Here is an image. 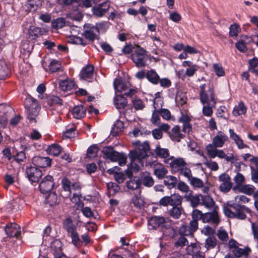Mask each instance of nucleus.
Instances as JSON below:
<instances>
[{
    "mask_svg": "<svg viewBox=\"0 0 258 258\" xmlns=\"http://www.w3.org/2000/svg\"><path fill=\"white\" fill-rule=\"evenodd\" d=\"M10 111H12V109L10 106L0 105V129L4 128L6 126Z\"/></svg>",
    "mask_w": 258,
    "mask_h": 258,
    "instance_id": "4468645a",
    "label": "nucleus"
},
{
    "mask_svg": "<svg viewBox=\"0 0 258 258\" xmlns=\"http://www.w3.org/2000/svg\"><path fill=\"white\" fill-rule=\"evenodd\" d=\"M135 149L130 151L128 156L131 159L130 172L126 170V174L128 176L132 175V172H136L139 171L143 167L144 159L148 155V152L150 149L149 143L147 141L141 143L140 141H136L134 143Z\"/></svg>",
    "mask_w": 258,
    "mask_h": 258,
    "instance_id": "f257e3e1",
    "label": "nucleus"
},
{
    "mask_svg": "<svg viewBox=\"0 0 258 258\" xmlns=\"http://www.w3.org/2000/svg\"><path fill=\"white\" fill-rule=\"evenodd\" d=\"M251 230L254 240L257 243L256 247L258 249V223H251Z\"/></svg>",
    "mask_w": 258,
    "mask_h": 258,
    "instance_id": "13d9d810",
    "label": "nucleus"
},
{
    "mask_svg": "<svg viewBox=\"0 0 258 258\" xmlns=\"http://www.w3.org/2000/svg\"><path fill=\"white\" fill-rule=\"evenodd\" d=\"M47 102L50 106L53 105H61L62 104L61 100L58 97L54 95L48 98Z\"/></svg>",
    "mask_w": 258,
    "mask_h": 258,
    "instance_id": "5fc2aeb1",
    "label": "nucleus"
},
{
    "mask_svg": "<svg viewBox=\"0 0 258 258\" xmlns=\"http://www.w3.org/2000/svg\"><path fill=\"white\" fill-rule=\"evenodd\" d=\"M201 194H194L192 190L189 191L187 194H184L183 198L185 201L189 202L192 208L198 207L201 203Z\"/></svg>",
    "mask_w": 258,
    "mask_h": 258,
    "instance_id": "f8f14e48",
    "label": "nucleus"
},
{
    "mask_svg": "<svg viewBox=\"0 0 258 258\" xmlns=\"http://www.w3.org/2000/svg\"><path fill=\"white\" fill-rule=\"evenodd\" d=\"M42 5L40 0H28L26 4L27 10L30 12H34L39 9Z\"/></svg>",
    "mask_w": 258,
    "mask_h": 258,
    "instance_id": "bb28decb",
    "label": "nucleus"
},
{
    "mask_svg": "<svg viewBox=\"0 0 258 258\" xmlns=\"http://www.w3.org/2000/svg\"><path fill=\"white\" fill-rule=\"evenodd\" d=\"M177 182V178L173 176L169 175L165 177L164 180V184L171 188L175 187Z\"/></svg>",
    "mask_w": 258,
    "mask_h": 258,
    "instance_id": "37998d69",
    "label": "nucleus"
},
{
    "mask_svg": "<svg viewBox=\"0 0 258 258\" xmlns=\"http://www.w3.org/2000/svg\"><path fill=\"white\" fill-rule=\"evenodd\" d=\"M216 102L211 100L208 104H205L203 107V113L207 116H210L213 114V108L215 107Z\"/></svg>",
    "mask_w": 258,
    "mask_h": 258,
    "instance_id": "7c9ffc66",
    "label": "nucleus"
},
{
    "mask_svg": "<svg viewBox=\"0 0 258 258\" xmlns=\"http://www.w3.org/2000/svg\"><path fill=\"white\" fill-rule=\"evenodd\" d=\"M175 101L177 105L182 106L186 102V97L183 94H179L176 95Z\"/></svg>",
    "mask_w": 258,
    "mask_h": 258,
    "instance_id": "0e129e2a",
    "label": "nucleus"
},
{
    "mask_svg": "<svg viewBox=\"0 0 258 258\" xmlns=\"http://www.w3.org/2000/svg\"><path fill=\"white\" fill-rule=\"evenodd\" d=\"M104 158L110 159L111 161H116L118 157V152L114 150L111 147H105L102 150Z\"/></svg>",
    "mask_w": 258,
    "mask_h": 258,
    "instance_id": "412c9836",
    "label": "nucleus"
},
{
    "mask_svg": "<svg viewBox=\"0 0 258 258\" xmlns=\"http://www.w3.org/2000/svg\"><path fill=\"white\" fill-rule=\"evenodd\" d=\"M239 191L242 193L251 195L254 194L255 187L250 184L242 185L239 186Z\"/></svg>",
    "mask_w": 258,
    "mask_h": 258,
    "instance_id": "a19ab883",
    "label": "nucleus"
},
{
    "mask_svg": "<svg viewBox=\"0 0 258 258\" xmlns=\"http://www.w3.org/2000/svg\"><path fill=\"white\" fill-rule=\"evenodd\" d=\"M5 232L9 237H18L21 233L20 227L16 223H10L5 227Z\"/></svg>",
    "mask_w": 258,
    "mask_h": 258,
    "instance_id": "6ab92c4d",
    "label": "nucleus"
},
{
    "mask_svg": "<svg viewBox=\"0 0 258 258\" xmlns=\"http://www.w3.org/2000/svg\"><path fill=\"white\" fill-rule=\"evenodd\" d=\"M228 141V136L222 131H218L212 139V143L208 145L221 148L225 143Z\"/></svg>",
    "mask_w": 258,
    "mask_h": 258,
    "instance_id": "9d476101",
    "label": "nucleus"
},
{
    "mask_svg": "<svg viewBox=\"0 0 258 258\" xmlns=\"http://www.w3.org/2000/svg\"><path fill=\"white\" fill-rule=\"evenodd\" d=\"M171 140L179 142L182 138V135L180 133V127L178 125L174 126L171 130V132L169 133Z\"/></svg>",
    "mask_w": 258,
    "mask_h": 258,
    "instance_id": "c756f323",
    "label": "nucleus"
},
{
    "mask_svg": "<svg viewBox=\"0 0 258 258\" xmlns=\"http://www.w3.org/2000/svg\"><path fill=\"white\" fill-rule=\"evenodd\" d=\"M143 184L147 187H151L153 185L154 181L150 174L148 172L143 173L141 176Z\"/></svg>",
    "mask_w": 258,
    "mask_h": 258,
    "instance_id": "473e14b6",
    "label": "nucleus"
},
{
    "mask_svg": "<svg viewBox=\"0 0 258 258\" xmlns=\"http://www.w3.org/2000/svg\"><path fill=\"white\" fill-rule=\"evenodd\" d=\"M148 57L147 51L139 46H137L136 50L132 55L133 61L138 67H145L147 64L146 62Z\"/></svg>",
    "mask_w": 258,
    "mask_h": 258,
    "instance_id": "7ed1b4c3",
    "label": "nucleus"
},
{
    "mask_svg": "<svg viewBox=\"0 0 258 258\" xmlns=\"http://www.w3.org/2000/svg\"><path fill=\"white\" fill-rule=\"evenodd\" d=\"M94 67L92 65H88L84 67L80 73V77L84 80L91 79L93 75Z\"/></svg>",
    "mask_w": 258,
    "mask_h": 258,
    "instance_id": "b1692460",
    "label": "nucleus"
},
{
    "mask_svg": "<svg viewBox=\"0 0 258 258\" xmlns=\"http://www.w3.org/2000/svg\"><path fill=\"white\" fill-rule=\"evenodd\" d=\"M147 79L152 83L157 84L159 81V76L154 70L149 71L146 75Z\"/></svg>",
    "mask_w": 258,
    "mask_h": 258,
    "instance_id": "f704fd0d",
    "label": "nucleus"
},
{
    "mask_svg": "<svg viewBox=\"0 0 258 258\" xmlns=\"http://www.w3.org/2000/svg\"><path fill=\"white\" fill-rule=\"evenodd\" d=\"M182 197L178 194H172L170 196L163 197L159 201L160 205L166 207L168 205L174 206H180L181 205Z\"/></svg>",
    "mask_w": 258,
    "mask_h": 258,
    "instance_id": "39448f33",
    "label": "nucleus"
},
{
    "mask_svg": "<svg viewBox=\"0 0 258 258\" xmlns=\"http://www.w3.org/2000/svg\"><path fill=\"white\" fill-rule=\"evenodd\" d=\"M213 70L216 75L218 77H223L225 76V71L221 64L219 63H214L213 64Z\"/></svg>",
    "mask_w": 258,
    "mask_h": 258,
    "instance_id": "49530a36",
    "label": "nucleus"
},
{
    "mask_svg": "<svg viewBox=\"0 0 258 258\" xmlns=\"http://www.w3.org/2000/svg\"><path fill=\"white\" fill-rule=\"evenodd\" d=\"M179 173L186 177L187 180L192 176L190 169L187 167L186 163L178 171Z\"/></svg>",
    "mask_w": 258,
    "mask_h": 258,
    "instance_id": "09e8293b",
    "label": "nucleus"
},
{
    "mask_svg": "<svg viewBox=\"0 0 258 258\" xmlns=\"http://www.w3.org/2000/svg\"><path fill=\"white\" fill-rule=\"evenodd\" d=\"M46 201L51 206L56 205L59 202V199L54 192L50 193L46 198Z\"/></svg>",
    "mask_w": 258,
    "mask_h": 258,
    "instance_id": "ea45409f",
    "label": "nucleus"
},
{
    "mask_svg": "<svg viewBox=\"0 0 258 258\" xmlns=\"http://www.w3.org/2000/svg\"><path fill=\"white\" fill-rule=\"evenodd\" d=\"M32 161L36 167L46 168L51 165V159L48 157L35 156Z\"/></svg>",
    "mask_w": 258,
    "mask_h": 258,
    "instance_id": "dca6fc26",
    "label": "nucleus"
},
{
    "mask_svg": "<svg viewBox=\"0 0 258 258\" xmlns=\"http://www.w3.org/2000/svg\"><path fill=\"white\" fill-rule=\"evenodd\" d=\"M39 107H35L34 108H32L31 109L29 110L28 111V118L30 121H34V122L36 121L35 118L38 115L39 113Z\"/></svg>",
    "mask_w": 258,
    "mask_h": 258,
    "instance_id": "a18cd8bd",
    "label": "nucleus"
},
{
    "mask_svg": "<svg viewBox=\"0 0 258 258\" xmlns=\"http://www.w3.org/2000/svg\"><path fill=\"white\" fill-rule=\"evenodd\" d=\"M72 112L75 118L76 119H81L85 116L86 109L83 105H77L73 108Z\"/></svg>",
    "mask_w": 258,
    "mask_h": 258,
    "instance_id": "a878e982",
    "label": "nucleus"
},
{
    "mask_svg": "<svg viewBox=\"0 0 258 258\" xmlns=\"http://www.w3.org/2000/svg\"><path fill=\"white\" fill-rule=\"evenodd\" d=\"M217 244V240L214 237H209L205 242V247L207 249H212L214 248Z\"/></svg>",
    "mask_w": 258,
    "mask_h": 258,
    "instance_id": "3c124183",
    "label": "nucleus"
},
{
    "mask_svg": "<svg viewBox=\"0 0 258 258\" xmlns=\"http://www.w3.org/2000/svg\"><path fill=\"white\" fill-rule=\"evenodd\" d=\"M62 188L63 190L67 192V194L66 195L67 197H70L71 194V182L68 179L64 178L62 180Z\"/></svg>",
    "mask_w": 258,
    "mask_h": 258,
    "instance_id": "de8ad7c7",
    "label": "nucleus"
},
{
    "mask_svg": "<svg viewBox=\"0 0 258 258\" xmlns=\"http://www.w3.org/2000/svg\"><path fill=\"white\" fill-rule=\"evenodd\" d=\"M154 153L157 157L164 159V163L168 164L170 161V156L168 149L161 148L159 145H157L154 149Z\"/></svg>",
    "mask_w": 258,
    "mask_h": 258,
    "instance_id": "a211bd4d",
    "label": "nucleus"
},
{
    "mask_svg": "<svg viewBox=\"0 0 258 258\" xmlns=\"http://www.w3.org/2000/svg\"><path fill=\"white\" fill-rule=\"evenodd\" d=\"M188 244L187 239L183 236H180L178 238L177 240L175 242V246L176 247H182Z\"/></svg>",
    "mask_w": 258,
    "mask_h": 258,
    "instance_id": "774afa93",
    "label": "nucleus"
},
{
    "mask_svg": "<svg viewBox=\"0 0 258 258\" xmlns=\"http://www.w3.org/2000/svg\"><path fill=\"white\" fill-rule=\"evenodd\" d=\"M124 127V124L122 121L120 120H116L113 125V127L111 130V134L116 136L119 134V133L123 131Z\"/></svg>",
    "mask_w": 258,
    "mask_h": 258,
    "instance_id": "e433bc0d",
    "label": "nucleus"
},
{
    "mask_svg": "<svg viewBox=\"0 0 258 258\" xmlns=\"http://www.w3.org/2000/svg\"><path fill=\"white\" fill-rule=\"evenodd\" d=\"M219 180L221 182L219 189L223 192H227L232 188V182L230 176L226 173H223L219 176Z\"/></svg>",
    "mask_w": 258,
    "mask_h": 258,
    "instance_id": "0eeeda50",
    "label": "nucleus"
},
{
    "mask_svg": "<svg viewBox=\"0 0 258 258\" xmlns=\"http://www.w3.org/2000/svg\"><path fill=\"white\" fill-rule=\"evenodd\" d=\"M113 86L116 91L121 92L128 90L130 84L128 82L123 81L120 79H116L114 81Z\"/></svg>",
    "mask_w": 258,
    "mask_h": 258,
    "instance_id": "4be33fe9",
    "label": "nucleus"
},
{
    "mask_svg": "<svg viewBox=\"0 0 258 258\" xmlns=\"http://www.w3.org/2000/svg\"><path fill=\"white\" fill-rule=\"evenodd\" d=\"M177 188L178 190H179L182 192L184 193V194H187V193L189 192V191H191L188 185L183 181H180L177 186Z\"/></svg>",
    "mask_w": 258,
    "mask_h": 258,
    "instance_id": "6e6d98bb",
    "label": "nucleus"
},
{
    "mask_svg": "<svg viewBox=\"0 0 258 258\" xmlns=\"http://www.w3.org/2000/svg\"><path fill=\"white\" fill-rule=\"evenodd\" d=\"M141 185L140 180L136 177L130 179L127 182L126 185L128 188L134 190L138 188Z\"/></svg>",
    "mask_w": 258,
    "mask_h": 258,
    "instance_id": "79ce46f5",
    "label": "nucleus"
},
{
    "mask_svg": "<svg viewBox=\"0 0 258 258\" xmlns=\"http://www.w3.org/2000/svg\"><path fill=\"white\" fill-rule=\"evenodd\" d=\"M189 184L195 188H200L203 184V181L201 179L193 177L192 176L188 179Z\"/></svg>",
    "mask_w": 258,
    "mask_h": 258,
    "instance_id": "c03bdc74",
    "label": "nucleus"
},
{
    "mask_svg": "<svg viewBox=\"0 0 258 258\" xmlns=\"http://www.w3.org/2000/svg\"><path fill=\"white\" fill-rule=\"evenodd\" d=\"M61 151V147L56 144H53L46 149L47 153L51 155L58 156Z\"/></svg>",
    "mask_w": 258,
    "mask_h": 258,
    "instance_id": "72a5a7b5",
    "label": "nucleus"
},
{
    "mask_svg": "<svg viewBox=\"0 0 258 258\" xmlns=\"http://www.w3.org/2000/svg\"><path fill=\"white\" fill-rule=\"evenodd\" d=\"M54 185L53 178L52 176L47 175L39 184V188L41 192L46 194L50 191Z\"/></svg>",
    "mask_w": 258,
    "mask_h": 258,
    "instance_id": "1a4fd4ad",
    "label": "nucleus"
},
{
    "mask_svg": "<svg viewBox=\"0 0 258 258\" xmlns=\"http://www.w3.org/2000/svg\"><path fill=\"white\" fill-rule=\"evenodd\" d=\"M63 228L69 233H72L76 231V226L73 224L71 218H67L63 222Z\"/></svg>",
    "mask_w": 258,
    "mask_h": 258,
    "instance_id": "4c0bfd02",
    "label": "nucleus"
},
{
    "mask_svg": "<svg viewBox=\"0 0 258 258\" xmlns=\"http://www.w3.org/2000/svg\"><path fill=\"white\" fill-rule=\"evenodd\" d=\"M240 31L239 26L236 24L231 25L229 27V34L232 37H236Z\"/></svg>",
    "mask_w": 258,
    "mask_h": 258,
    "instance_id": "603ef678",
    "label": "nucleus"
},
{
    "mask_svg": "<svg viewBox=\"0 0 258 258\" xmlns=\"http://www.w3.org/2000/svg\"><path fill=\"white\" fill-rule=\"evenodd\" d=\"M98 149L96 145L90 146L87 150V156L88 158H93L97 156Z\"/></svg>",
    "mask_w": 258,
    "mask_h": 258,
    "instance_id": "864d4df0",
    "label": "nucleus"
},
{
    "mask_svg": "<svg viewBox=\"0 0 258 258\" xmlns=\"http://www.w3.org/2000/svg\"><path fill=\"white\" fill-rule=\"evenodd\" d=\"M160 120L159 112L158 110H155L152 113L151 122L154 125H158L160 124Z\"/></svg>",
    "mask_w": 258,
    "mask_h": 258,
    "instance_id": "69168bd1",
    "label": "nucleus"
},
{
    "mask_svg": "<svg viewBox=\"0 0 258 258\" xmlns=\"http://www.w3.org/2000/svg\"><path fill=\"white\" fill-rule=\"evenodd\" d=\"M61 68L60 63L56 60H53L50 62L49 65V70L51 72H56Z\"/></svg>",
    "mask_w": 258,
    "mask_h": 258,
    "instance_id": "4d7b16f0",
    "label": "nucleus"
},
{
    "mask_svg": "<svg viewBox=\"0 0 258 258\" xmlns=\"http://www.w3.org/2000/svg\"><path fill=\"white\" fill-rule=\"evenodd\" d=\"M61 242L58 239H55L51 244V248L54 251L57 252L61 250Z\"/></svg>",
    "mask_w": 258,
    "mask_h": 258,
    "instance_id": "680f3d73",
    "label": "nucleus"
},
{
    "mask_svg": "<svg viewBox=\"0 0 258 258\" xmlns=\"http://www.w3.org/2000/svg\"><path fill=\"white\" fill-rule=\"evenodd\" d=\"M59 86L60 89L64 91L71 90L74 88L75 83L73 81L71 80H63L59 82Z\"/></svg>",
    "mask_w": 258,
    "mask_h": 258,
    "instance_id": "c9c22d12",
    "label": "nucleus"
},
{
    "mask_svg": "<svg viewBox=\"0 0 258 258\" xmlns=\"http://www.w3.org/2000/svg\"><path fill=\"white\" fill-rule=\"evenodd\" d=\"M204 164L210 169L214 171H217L219 169L218 163L211 160H206V161L204 162Z\"/></svg>",
    "mask_w": 258,
    "mask_h": 258,
    "instance_id": "bf43d9fd",
    "label": "nucleus"
},
{
    "mask_svg": "<svg viewBox=\"0 0 258 258\" xmlns=\"http://www.w3.org/2000/svg\"><path fill=\"white\" fill-rule=\"evenodd\" d=\"M220 222V219L217 209L213 210L212 212L205 213L204 215L203 222L209 223L215 226H217Z\"/></svg>",
    "mask_w": 258,
    "mask_h": 258,
    "instance_id": "9b49d317",
    "label": "nucleus"
},
{
    "mask_svg": "<svg viewBox=\"0 0 258 258\" xmlns=\"http://www.w3.org/2000/svg\"><path fill=\"white\" fill-rule=\"evenodd\" d=\"M166 220L164 217L159 216H153L148 220L149 229H156L161 227H166Z\"/></svg>",
    "mask_w": 258,
    "mask_h": 258,
    "instance_id": "2eb2a0df",
    "label": "nucleus"
},
{
    "mask_svg": "<svg viewBox=\"0 0 258 258\" xmlns=\"http://www.w3.org/2000/svg\"><path fill=\"white\" fill-rule=\"evenodd\" d=\"M102 24H97L96 26H90L85 31L84 34L85 37L90 40L93 41L95 39H98L99 29L101 28Z\"/></svg>",
    "mask_w": 258,
    "mask_h": 258,
    "instance_id": "423d86ee",
    "label": "nucleus"
},
{
    "mask_svg": "<svg viewBox=\"0 0 258 258\" xmlns=\"http://www.w3.org/2000/svg\"><path fill=\"white\" fill-rule=\"evenodd\" d=\"M109 9V4L107 2H104L93 7L92 12L96 17H101L108 11Z\"/></svg>",
    "mask_w": 258,
    "mask_h": 258,
    "instance_id": "f3484780",
    "label": "nucleus"
},
{
    "mask_svg": "<svg viewBox=\"0 0 258 258\" xmlns=\"http://www.w3.org/2000/svg\"><path fill=\"white\" fill-rule=\"evenodd\" d=\"M40 29L34 26H31L29 29V34L32 37H38L40 34Z\"/></svg>",
    "mask_w": 258,
    "mask_h": 258,
    "instance_id": "338daca9",
    "label": "nucleus"
},
{
    "mask_svg": "<svg viewBox=\"0 0 258 258\" xmlns=\"http://www.w3.org/2000/svg\"><path fill=\"white\" fill-rule=\"evenodd\" d=\"M247 110V108L244 103L242 101L239 102L237 105H236L233 110L232 114L235 116H237L244 114Z\"/></svg>",
    "mask_w": 258,
    "mask_h": 258,
    "instance_id": "393cba45",
    "label": "nucleus"
},
{
    "mask_svg": "<svg viewBox=\"0 0 258 258\" xmlns=\"http://www.w3.org/2000/svg\"><path fill=\"white\" fill-rule=\"evenodd\" d=\"M183 211L184 210L181 205L172 207L169 211V214L173 218L179 219Z\"/></svg>",
    "mask_w": 258,
    "mask_h": 258,
    "instance_id": "c85d7f7f",
    "label": "nucleus"
},
{
    "mask_svg": "<svg viewBox=\"0 0 258 258\" xmlns=\"http://www.w3.org/2000/svg\"><path fill=\"white\" fill-rule=\"evenodd\" d=\"M218 148L211 145L206 146V150L208 156L211 158H215L217 157L220 159H224L227 162L234 159L233 155L227 156L223 150L218 149Z\"/></svg>",
    "mask_w": 258,
    "mask_h": 258,
    "instance_id": "20e7f679",
    "label": "nucleus"
},
{
    "mask_svg": "<svg viewBox=\"0 0 258 258\" xmlns=\"http://www.w3.org/2000/svg\"><path fill=\"white\" fill-rule=\"evenodd\" d=\"M202 200V205L208 209L211 210L217 209L218 207L216 206L215 203L212 197L209 195L203 196L202 195L201 200Z\"/></svg>",
    "mask_w": 258,
    "mask_h": 258,
    "instance_id": "5701e85b",
    "label": "nucleus"
},
{
    "mask_svg": "<svg viewBox=\"0 0 258 258\" xmlns=\"http://www.w3.org/2000/svg\"><path fill=\"white\" fill-rule=\"evenodd\" d=\"M186 162L181 158H175L173 156L170 157L169 164L172 170L174 172L178 171L185 164Z\"/></svg>",
    "mask_w": 258,
    "mask_h": 258,
    "instance_id": "aec40b11",
    "label": "nucleus"
},
{
    "mask_svg": "<svg viewBox=\"0 0 258 258\" xmlns=\"http://www.w3.org/2000/svg\"><path fill=\"white\" fill-rule=\"evenodd\" d=\"M167 172V170L162 164H157L155 165L154 174L159 179L163 178Z\"/></svg>",
    "mask_w": 258,
    "mask_h": 258,
    "instance_id": "cd10ccee",
    "label": "nucleus"
},
{
    "mask_svg": "<svg viewBox=\"0 0 258 258\" xmlns=\"http://www.w3.org/2000/svg\"><path fill=\"white\" fill-rule=\"evenodd\" d=\"M7 66L6 62L0 59V79H5L7 76Z\"/></svg>",
    "mask_w": 258,
    "mask_h": 258,
    "instance_id": "052dcab7",
    "label": "nucleus"
},
{
    "mask_svg": "<svg viewBox=\"0 0 258 258\" xmlns=\"http://www.w3.org/2000/svg\"><path fill=\"white\" fill-rule=\"evenodd\" d=\"M114 103L117 109L123 108L127 104V100L122 95H116L114 99Z\"/></svg>",
    "mask_w": 258,
    "mask_h": 258,
    "instance_id": "2f4dec72",
    "label": "nucleus"
},
{
    "mask_svg": "<svg viewBox=\"0 0 258 258\" xmlns=\"http://www.w3.org/2000/svg\"><path fill=\"white\" fill-rule=\"evenodd\" d=\"M206 84H203L200 86V97L201 103L203 104H208V103L212 100L214 102L216 100L213 95V91L212 89H209L208 92H205Z\"/></svg>",
    "mask_w": 258,
    "mask_h": 258,
    "instance_id": "6e6552de",
    "label": "nucleus"
},
{
    "mask_svg": "<svg viewBox=\"0 0 258 258\" xmlns=\"http://www.w3.org/2000/svg\"><path fill=\"white\" fill-rule=\"evenodd\" d=\"M52 27L55 29L61 28L65 25V20L62 18L54 20L51 23Z\"/></svg>",
    "mask_w": 258,
    "mask_h": 258,
    "instance_id": "8fccbe9b",
    "label": "nucleus"
},
{
    "mask_svg": "<svg viewBox=\"0 0 258 258\" xmlns=\"http://www.w3.org/2000/svg\"><path fill=\"white\" fill-rule=\"evenodd\" d=\"M187 253L192 256L198 255V253L200 251V246L198 244L191 243L187 245L186 247Z\"/></svg>",
    "mask_w": 258,
    "mask_h": 258,
    "instance_id": "58836bf2",
    "label": "nucleus"
},
{
    "mask_svg": "<svg viewBox=\"0 0 258 258\" xmlns=\"http://www.w3.org/2000/svg\"><path fill=\"white\" fill-rule=\"evenodd\" d=\"M223 211L225 215L229 218L244 220L246 217L245 212H248V209L244 206L234 205L229 207H224Z\"/></svg>",
    "mask_w": 258,
    "mask_h": 258,
    "instance_id": "f03ea898",
    "label": "nucleus"
},
{
    "mask_svg": "<svg viewBox=\"0 0 258 258\" xmlns=\"http://www.w3.org/2000/svg\"><path fill=\"white\" fill-rule=\"evenodd\" d=\"M26 172L28 178L32 182H37L42 175L41 171L35 166L27 168Z\"/></svg>",
    "mask_w": 258,
    "mask_h": 258,
    "instance_id": "ddd939ff",
    "label": "nucleus"
},
{
    "mask_svg": "<svg viewBox=\"0 0 258 258\" xmlns=\"http://www.w3.org/2000/svg\"><path fill=\"white\" fill-rule=\"evenodd\" d=\"M69 41L75 44H80L83 46L86 44V42L82 38L76 36L71 37Z\"/></svg>",
    "mask_w": 258,
    "mask_h": 258,
    "instance_id": "e2e57ef3",
    "label": "nucleus"
}]
</instances>
